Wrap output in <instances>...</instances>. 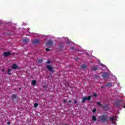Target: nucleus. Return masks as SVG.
Listing matches in <instances>:
<instances>
[{
  "instance_id": "obj_1",
  "label": "nucleus",
  "mask_w": 125,
  "mask_h": 125,
  "mask_svg": "<svg viewBox=\"0 0 125 125\" xmlns=\"http://www.w3.org/2000/svg\"><path fill=\"white\" fill-rule=\"evenodd\" d=\"M99 121L101 123H105L108 122V116L107 115H102L101 116L99 117Z\"/></svg>"
},
{
  "instance_id": "obj_2",
  "label": "nucleus",
  "mask_w": 125,
  "mask_h": 125,
  "mask_svg": "<svg viewBox=\"0 0 125 125\" xmlns=\"http://www.w3.org/2000/svg\"><path fill=\"white\" fill-rule=\"evenodd\" d=\"M89 101L91 100V96H88L87 97H84L83 98L82 100V103H84V101Z\"/></svg>"
},
{
  "instance_id": "obj_3",
  "label": "nucleus",
  "mask_w": 125,
  "mask_h": 125,
  "mask_svg": "<svg viewBox=\"0 0 125 125\" xmlns=\"http://www.w3.org/2000/svg\"><path fill=\"white\" fill-rule=\"evenodd\" d=\"M124 104V101H116L115 102V104L117 107H120V106H122Z\"/></svg>"
},
{
  "instance_id": "obj_4",
  "label": "nucleus",
  "mask_w": 125,
  "mask_h": 125,
  "mask_svg": "<svg viewBox=\"0 0 125 125\" xmlns=\"http://www.w3.org/2000/svg\"><path fill=\"white\" fill-rule=\"evenodd\" d=\"M102 108L103 109V110H104V111H108V110L110 109V107H109L108 104H105L104 105L103 104V105H102Z\"/></svg>"
},
{
  "instance_id": "obj_5",
  "label": "nucleus",
  "mask_w": 125,
  "mask_h": 125,
  "mask_svg": "<svg viewBox=\"0 0 125 125\" xmlns=\"http://www.w3.org/2000/svg\"><path fill=\"white\" fill-rule=\"evenodd\" d=\"M53 44V41L52 40H49L47 41V42L46 43V46H52V45Z\"/></svg>"
},
{
  "instance_id": "obj_6",
  "label": "nucleus",
  "mask_w": 125,
  "mask_h": 125,
  "mask_svg": "<svg viewBox=\"0 0 125 125\" xmlns=\"http://www.w3.org/2000/svg\"><path fill=\"white\" fill-rule=\"evenodd\" d=\"M46 68L51 73L53 72V67H52V65H47Z\"/></svg>"
},
{
  "instance_id": "obj_7",
  "label": "nucleus",
  "mask_w": 125,
  "mask_h": 125,
  "mask_svg": "<svg viewBox=\"0 0 125 125\" xmlns=\"http://www.w3.org/2000/svg\"><path fill=\"white\" fill-rule=\"evenodd\" d=\"M3 55L5 57H7V56H9V55H13V54L10 53L9 51L5 52L3 53Z\"/></svg>"
},
{
  "instance_id": "obj_8",
  "label": "nucleus",
  "mask_w": 125,
  "mask_h": 125,
  "mask_svg": "<svg viewBox=\"0 0 125 125\" xmlns=\"http://www.w3.org/2000/svg\"><path fill=\"white\" fill-rule=\"evenodd\" d=\"M102 77L104 79H107L109 78V74L107 72H104L102 74Z\"/></svg>"
},
{
  "instance_id": "obj_9",
  "label": "nucleus",
  "mask_w": 125,
  "mask_h": 125,
  "mask_svg": "<svg viewBox=\"0 0 125 125\" xmlns=\"http://www.w3.org/2000/svg\"><path fill=\"white\" fill-rule=\"evenodd\" d=\"M32 43L34 44H38L39 43H41V41L40 40H38V39H35V40H33L32 41Z\"/></svg>"
},
{
  "instance_id": "obj_10",
  "label": "nucleus",
  "mask_w": 125,
  "mask_h": 125,
  "mask_svg": "<svg viewBox=\"0 0 125 125\" xmlns=\"http://www.w3.org/2000/svg\"><path fill=\"white\" fill-rule=\"evenodd\" d=\"M11 98H12L13 101H14V100L16 99V98H17V95L16 94H13L12 95Z\"/></svg>"
},
{
  "instance_id": "obj_11",
  "label": "nucleus",
  "mask_w": 125,
  "mask_h": 125,
  "mask_svg": "<svg viewBox=\"0 0 125 125\" xmlns=\"http://www.w3.org/2000/svg\"><path fill=\"white\" fill-rule=\"evenodd\" d=\"M31 40L28 38H24L23 40V42H24V43H27V42H29Z\"/></svg>"
},
{
  "instance_id": "obj_12",
  "label": "nucleus",
  "mask_w": 125,
  "mask_h": 125,
  "mask_svg": "<svg viewBox=\"0 0 125 125\" xmlns=\"http://www.w3.org/2000/svg\"><path fill=\"white\" fill-rule=\"evenodd\" d=\"M12 69H14V70H16L18 68V66H17V64L16 63H14L13 64V65L11 66Z\"/></svg>"
},
{
  "instance_id": "obj_13",
  "label": "nucleus",
  "mask_w": 125,
  "mask_h": 125,
  "mask_svg": "<svg viewBox=\"0 0 125 125\" xmlns=\"http://www.w3.org/2000/svg\"><path fill=\"white\" fill-rule=\"evenodd\" d=\"M92 71H97L98 70V67L97 66H92Z\"/></svg>"
},
{
  "instance_id": "obj_14",
  "label": "nucleus",
  "mask_w": 125,
  "mask_h": 125,
  "mask_svg": "<svg viewBox=\"0 0 125 125\" xmlns=\"http://www.w3.org/2000/svg\"><path fill=\"white\" fill-rule=\"evenodd\" d=\"M92 120L94 122H96V120H97V118H96V116H92Z\"/></svg>"
},
{
  "instance_id": "obj_15",
  "label": "nucleus",
  "mask_w": 125,
  "mask_h": 125,
  "mask_svg": "<svg viewBox=\"0 0 125 125\" xmlns=\"http://www.w3.org/2000/svg\"><path fill=\"white\" fill-rule=\"evenodd\" d=\"M81 68L83 69V70L86 69V65H85V64L81 65Z\"/></svg>"
},
{
  "instance_id": "obj_16",
  "label": "nucleus",
  "mask_w": 125,
  "mask_h": 125,
  "mask_svg": "<svg viewBox=\"0 0 125 125\" xmlns=\"http://www.w3.org/2000/svg\"><path fill=\"white\" fill-rule=\"evenodd\" d=\"M31 83L33 85H36V83H37V81L36 80H33L31 82Z\"/></svg>"
},
{
  "instance_id": "obj_17",
  "label": "nucleus",
  "mask_w": 125,
  "mask_h": 125,
  "mask_svg": "<svg viewBox=\"0 0 125 125\" xmlns=\"http://www.w3.org/2000/svg\"><path fill=\"white\" fill-rule=\"evenodd\" d=\"M11 71L12 70L11 69H8V75L9 76L11 75Z\"/></svg>"
},
{
  "instance_id": "obj_18",
  "label": "nucleus",
  "mask_w": 125,
  "mask_h": 125,
  "mask_svg": "<svg viewBox=\"0 0 125 125\" xmlns=\"http://www.w3.org/2000/svg\"><path fill=\"white\" fill-rule=\"evenodd\" d=\"M111 85H112V83H111V82L108 83L106 84V86H107V87L111 86Z\"/></svg>"
},
{
  "instance_id": "obj_19",
  "label": "nucleus",
  "mask_w": 125,
  "mask_h": 125,
  "mask_svg": "<svg viewBox=\"0 0 125 125\" xmlns=\"http://www.w3.org/2000/svg\"><path fill=\"white\" fill-rule=\"evenodd\" d=\"M110 120L111 122H113L114 121V120H115V117L112 116V117H110Z\"/></svg>"
},
{
  "instance_id": "obj_20",
  "label": "nucleus",
  "mask_w": 125,
  "mask_h": 125,
  "mask_svg": "<svg viewBox=\"0 0 125 125\" xmlns=\"http://www.w3.org/2000/svg\"><path fill=\"white\" fill-rule=\"evenodd\" d=\"M34 106L35 108H37V107L39 106V104H38V103H35L34 104Z\"/></svg>"
},
{
  "instance_id": "obj_21",
  "label": "nucleus",
  "mask_w": 125,
  "mask_h": 125,
  "mask_svg": "<svg viewBox=\"0 0 125 125\" xmlns=\"http://www.w3.org/2000/svg\"><path fill=\"white\" fill-rule=\"evenodd\" d=\"M97 105H99V106H101V107H102L103 105L102 104H101V103L98 102L97 103Z\"/></svg>"
},
{
  "instance_id": "obj_22",
  "label": "nucleus",
  "mask_w": 125,
  "mask_h": 125,
  "mask_svg": "<svg viewBox=\"0 0 125 125\" xmlns=\"http://www.w3.org/2000/svg\"><path fill=\"white\" fill-rule=\"evenodd\" d=\"M42 61H42V59H39V60L38 62H39V63H42Z\"/></svg>"
},
{
  "instance_id": "obj_23",
  "label": "nucleus",
  "mask_w": 125,
  "mask_h": 125,
  "mask_svg": "<svg viewBox=\"0 0 125 125\" xmlns=\"http://www.w3.org/2000/svg\"><path fill=\"white\" fill-rule=\"evenodd\" d=\"M93 96H94V97H97V94L94 93L93 94Z\"/></svg>"
},
{
  "instance_id": "obj_24",
  "label": "nucleus",
  "mask_w": 125,
  "mask_h": 125,
  "mask_svg": "<svg viewBox=\"0 0 125 125\" xmlns=\"http://www.w3.org/2000/svg\"><path fill=\"white\" fill-rule=\"evenodd\" d=\"M92 112H93V113H95L96 112V108H94L92 110Z\"/></svg>"
},
{
  "instance_id": "obj_25",
  "label": "nucleus",
  "mask_w": 125,
  "mask_h": 125,
  "mask_svg": "<svg viewBox=\"0 0 125 125\" xmlns=\"http://www.w3.org/2000/svg\"><path fill=\"white\" fill-rule=\"evenodd\" d=\"M45 63H47V64H50L51 62L49 60H48V61L46 62Z\"/></svg>"
},
{
  "instance_id": "obj_26",
  "label": "nucleus",
  "mask_w": 125,
  "mask_h": 125,
  "mask_svg": "<svg viewBox=\"0 0 125 125\" xmlns=\"http://www.w3.org/2000/svg\"><path fill=\"white\" fill-rule=\"evenodd\" d=\"M46 51H50V49H48V48H46Z\"/></svg>"
},
{
  "instance_id": "obj_27",
  "label": "nucleus",
  "mask_w": 125,
  "mask_h": 125,
  "mask_svg": "<svg viewBox=\"0 0 125 125\" xmlns=\"http://www.w3.org/2000/svg\"><path fill=\"white\" fill-rule=\"evenodd\" d=\"M63 102L64 104H65L67 102V101H66V100H63Z\"/></svg>"
},
{
  "instance_id": "obj_28",
  "label": "nucleus",
  "mask_w": 125,
  "mask_h": 125,
  "mask_svg": "<svg viewBox=\"0 0 125 125\" xmlns=\"http://www.w3.org/2000/svg\"><path fill=\"white\" fill-rule=\"evenodd\" d=\"M101 66H102V67H105V65L103 64V63L101 64Z\"/></svg>"
},
{
  "instance_id": "obj_29",
  "label": "nucleus",
  "mask_w": 125,
  "mask_h": 125,
  "mask_svg": "<svg viewBox=\"0 0 125 125\" xmlns=\"http://www.w3.org/2000/svg\"><path fill=\"white\" fill-rule=\"evenodd\" d=\"M77 101L76 100H75L74 101V103L75 104H77Z\"/></svg>"
},
{
  "instance_id": "obj_30",
  "label": "nucleus",
  "mask_w": 125,
  "mask_h": 125,
  "mask_svg": "<svg viewBox=\"0 0 125 125\" xmlns=\"http://www.w3.org/2000/svg\"><path fill=\"white\" fill-rule=\"evenodd\" d=\"M5 69H4V68H3L2 69V72H5Z\"/></svg>"
},
{
  "instance_id": "obj_31",
  "label": "nucleus",
  "mask_w": 125,
  "mask_h": 125,
  "mask_svg": "<svg viewBox=\"0 0 125 125\" xmlns=\"http://www.w3.org/2000/svg\"><path fill=\"white\" fill-rule=\"evenodd\" d=\"M59 48H63V46L62 45H61V46H59Z\"/></svg>"
},
{
  "instance_id": "obj_32",
  "label": "nucleus",
  "mask_w": 125,
  "mask_h": 125,
  "mask_svg": "<svg viewBox=\"0 0 125 125\" xmlns=\"http://www.w3.org/2000/svg\"><path fill=\"white\" fill-rule=\"evenodd\" d=\"M68 102H69V103H72V101H71V100H69V101H68Z\"/></svg>"
},
{
  "instance_id": "obj_33",
  "label": "nucleus",
  "mask_w": 125,
  "mask_h": 125,
  "mask_svg": "<svg viewBox=\"0 0 125 125\" xmlns=\"http://www.w3.org/2000/svg\"><path fill=\"white\" fill-rule=\"evenodd\" d=\"M7 125H10V122H8V123H7Z\"/></svg>"
},
{
  "instance_id": "obj_34",
  "label": "nucleus",
  "mask_w": 125,
  "mask_h": 125,
  "mask_svg": "<svg viewBox=\"0 0 125 125\" xmlns=\"http://www.w3.org/2000/svg\"><path fill=\"white\" fill-rule=\"evenodd\" d=\"M101 88H104V86H101Z\"/></svg>"
},
{
  "instance_id": "obj_35",
  "label": "nucleus",
  "mask_w": 125,
  "mask_h": 125,
  "mask_svg": "<svg viewBox=\"0 0 125 125\" xmlns=\"http://www.w3.org/2000/svg\"><path fill=\"white\" fill-rule=\"evenodd\" d=\"M19 90H21V88H19Z\"/></svg>"
},
{
  "instance_id": "obj_36",
  "label": "nucleus",
  "mask_w": 125,
  "mask_h": 125,
  "mask_svg": "<svg viewBox=\"0 0 125 125\" xmlns=\"http://www.w3.org/2000/svg\"><path fill=\"white\" fill-rule=\"evenodd\" d=\"M123 108H125V105H124V106H123Z\"/></svg>"
},
{
  "instance_id": "obj_37",
  "label": "nucleus",
  "mask_w": 125,
  "mask_h": 125,
  "mask_svg": "<svg viewBox=\"0 0 125 125\" xmlns=\"http://www.w3.org/2000/svg\"><path fill=\"white\" fill-rule=\"evenodd\" d=\"M71 49H74V48H71Z\"/></svg>"
},
{
  "instance_id": "obj_38",
  "label": "nucleus",
  "mask_w": 125,
  "mask_h": 125,
  "mask_svg": "<svg viewBox=\"0 0 125 125\" xmlns=\"http://www.w3.org/2000/svg\"><path fill=\"white\" fill-rule=\"evenodd\" d=\"M67 44H69V43H67Z\"/></svg>"
}]
</instances>
